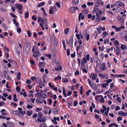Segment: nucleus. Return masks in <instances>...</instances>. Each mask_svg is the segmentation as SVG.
Here are the masks:
<instances>
[{
	"instance_id": "24",
	"label": "nucleus",
	"mask_w": 127,
	"mask_h": 127,
	"mask_svg": "<svg viewBox=\"0 0 127 127\" xmlns=\"http://www.w3.org/2000/svg\"><path fill=\"white\" fill-rule=\"evenodd\" d=\"M36 80L38 84H39L42 82L41 81V79L40 78L38 77H37L36 78Z\"/></svg>"
},
{
	"instance_id": "22",
	"label": "nucleus",
	"mask_w": 127,
	"mask_h": 127,
	"mask_svg": "<svg viewBox=\"0 0 127 127\" xmlns=\"http://www.w3.org/2000/svg\"><path fill=\"white\" fill-rule=\"evenodd\" d=\"M98 4L100 5H103L104 4V2L101 0H99L97 1Z\"/></svg>"
},
{
	"instance_id": "4",
	"label": "nucleus",
	"mask_w": 127,
	"mask_h": 127,
	"mask_svg": "<svg viewBox=\"0 0 127 127\" xmlns=\"http://www.w3.org/2000/svg\"><path fill=\"white\" fill-rule=\"evenodd\" d=\"M117 20L123 23L124 22V18L119 16H117Z\"/></svg>"
},
{
	"instance_id": "38",
	"label": "nucleus",
	"mask_w": 127,
	"mask_h": 127,
	"mask_svg": "<svg viewBox=\"0 0 127 127\" xmlns=\"http://www.w3.org/2000/svg\"><path fill=\"white\" fill-rule=\"evenodd\" d=\"M5 78L8 79V80H10V81H11L12 80V79H11V78L8 75H5Z\"/></svg>"
},
{
	"instance_id": "56",
	"label": "nucleus",
	"mask_w": 127,
	"mask_h": 127,
	"mask_svg": "<svg viewBox=\"0 0 127 127\" xmlns=\"http://www.w3.org/2000/svg\"><path fill=\"white\" fill-rule=\"evenodd\" d=\"M116 32H118V31H120L121 30V28L120 27L116 28L115 29Z\"/></svg>"
},
{
	"instance_id": "20",
	"label": "nucleus",
	"mask_w": 127,
	"mask_h": 127,
	"mask_svg": "<svg viewBox=\"0 0 127 127\" xmlns=\"http://www.w3.org/2000/svg\"><path fill=\"white\" fill-rule=\"evenodd\" d=\"M39 85L38 86L41 89H42L43 87H44L45 86L44 84L42 82L39 84Z\"/></svg>"
},
{
	"instance_id": "6",
	"label": "nucleus",
	"mask_w": 127,
	"mask_h": 127,
	"mask_svg": "<svg viewBox=\"0 0 127 127\" xmlns=\"http://www.w3.org/2000/svg\"><path fill=\"white\" fill-rule=\"evenodd\" d=\"M105 63H103L102 64L100 65V68L103 71L106 70V69L105 68Z\"/></svg>"
},
{
	"instance_id": "37",
	"label": "nucleus",
	"mask_w": 127,
	"mask_h": 127,
	"mask_svg": "<svg viewBox=\"0 0 127 127\" xmlns=\"http://www.w3.org/2000/svg\"><path fill=\"white\" fill-rule=\"evenodd\" d=\"M21 76V75L20 73L19 72H18L17 76V78L19 80H20Z\"/></svg>"
},
{
	"instance_id": "3",
	"label": "nucleus",
	"mask_w": 127,
	"mask_h": 127,
	"mask_svg": "<svg viewBox=\"0 0 127 127\" xmlns=\"http://www.w3.org/2000/svg\"><path fill=\"white\" fill-rule=\"evenodd\" d=\"M114 49L115 50L116 52V54L117 56H118L119 54L120 53L121 50L120 48L118 46H117L115 48H114Z\"/></svg>"
},
{
	"instance_id": "47",
	"label": "nucleus",
	"mask_w": 127,
	"mask_h": 127,
	"mask_svg": "<svg viewBox=\"0 0 127 127\" xmlns=\"http://www.w3.org/2000/svg\"><path fill=\"white\" fill-rule=\"evenodd\" d=\"M126 75L124 74L118 75H117V77H125Z\"/></svg>"
},
{
	"instance_id": "43",
	"label": "nucleus",
	"mask_w": 127,
	"mask_h": 127,
	"mask_svg": "<svg viewBox=\"0 0 127 127\" xmlns=\"http://www.w3.org/2000/svg\"><path fill=\"white\" fill-rule=\"evenodd\" d=\"M29 13L28 12H26L25 14V18L27 19L29 17Z\"/></svg>"
},
{
	"instance_id": "7",
	"label": "nucleus",
	"mask_w": 127,
	"mask_h": 127,
	"mask_svg": "<svg viewBox=\"0 0 127 127\" xmlns=\"http://www.w3.org/2000/svg\"><path fill=\"white\" fill-rule=\"evenodd\" d=\"M119 115L121 116H124L127 115V112L125 113L122 111H120L118 112Z\"/></svg>"
},
{
	"instance_id": "23",
	"label": "nucleus",
	"mask_w": 127,
	"mask_h": 127,
	"mask_svg": "<svg viewBox=\"0 0 127 127\" xmlns=\"http://www.w3.org/2000/svg\"><path fill=\"white\" fill-rule=\"evenodd\" d=\"M40 21H41L44 24L45 23L44 22V21L40 17H39L38 18L37 20V22L38 23Z\"/></svg>"
},
{
	"instance_id": "21",
	"label": "nucleus",
	"mask_w": 127,
	"mask_h": 127,
	"mask_svg": "<svg viewBox=\"0 0 127 127\" xmlns=\"http://www.w3.org/2000/svg\"><path fill=\"white\" fill-rule=\"evenodd\" d=\"M121 49L124 50H126L127 49V47L125 45L123 44H122L121 47Z\"/></svg>"
},
{
	"instance_id": "19",
	"label": "nucleus",
	"mask_w": 127,
	"mask_h": 127,
	"mask_svg": "<svg viewBox=\"0 0 127 127\" xmlns=\"http://www.w3.org/2000/svg\"><path fill=\"white\" fill-rule=\"evenodd\" d=\"M53 111L54 113L55 114H58L59 112L58 109L57 108H55L53 109Z\"/></svg>"
},
{
	"instance_id": "57",
	"label": "nucleus",
	"mask_w": 127,
	"mask_h": 127,
	"mask_svg": "<svg viewBox=\"0 0 127 127\" xmlns=\"http://www.w3.org/2000/svg\"><path fill=\"white\" fill-rule=\"evenodd\" d=\"M122 120V118L121 117H119L117 119V120L118 121H121Z\"/></svg>"
},
{
	"instance_id": "42",
	"label": "nucleus",
	"mask_w": 127,
	"mask_h": 127,
	"mask_svg": "<svg viewBox=\"0 0 127 127\" xmlns=\"http://www.w3.org/2000/svg\"><path fill=\"white\" fill-rule=\"evenodd\" d=\"M51 97H53V99L54 100H56L57 97V96L56 94L52 95Z\"/></svg>"
},
{
	"instance_id": "28",
	"label": "nucleus",
	"mask_w": 127,
	"mask_h": 127,
	"mask_svg": "<svg viewBox=\"0 0 127 127\" xmlns=\"http://www.w3.org/2000/svg\"><path fill=\"white\" fill-rule=\"evenodd\" d=\"M85 34H86V40L87 41H88L89 39L90 35L89 34L87 33H85Z\"/></svg>"
},
{
	"instance_id": "32",
	"label": "nucleus",
	"mask_w": 127,
	"mask_h": 127,
	"mask_svg": "<svg viewBox=\"0 0 127 127\" xmlns=\"http://www.w3.org/2000/svg\"><path fill=\"white\" fill-rule=\"evenodd\" d=\"M8 61L10 63H13L14 64H17L14 61L12 60H11L10 59H8Z\"/></svg>"
},
{
	"instance_id": "39",
	"label": "nucleus",
	"mask_w": 127,
	"mask_h": 127,
	"mask_svg": "<svg viewBox=\"0 0 127 127\" xmlns=\"http://www.w3.org/2000/svg\"><path fill=\"white\" fill-rule=\"evenodd\" d=\"M56 5L57 6V7L60 8L61 7V4L59 2H57L56 3Z\"/></svg>"
},
{
	"instance_id": "63",
	"label": "nucleus",
	"mask_w": 127,
	"mask_h": 127,
	"mask_svg": "<svg viewBox=\"0 0 127 127\" xmlns=\"http://www.w3.org/2000/svg\"><path fill=\"white\" fill-rule=\"evenodd\" d=\"M76 36L78 40H79L80 39V35L79 34H76Z\"/></svg>"
},
{
	"instance_id": "54",
	"label": "nucleus",
	"mask_w": 127,
	"mask_h": 127,
	"mask_svg": "<svg viewBox=\"0 0 127 127\" xmlns=\"http://www.w3.org/2000/svg\"><path fill=\"white\" fill-rule=\"evenodd\" d=\"M83 87H82L81 86L80 87V93L81 95H82L83 94Z\"/></svg>"
},
{
	"instance_id": "51",
	"label": "nucleus",
	"mask_w": 127,
	"mask_h": 127,
	"mask_svg": "<svg viewBox=\"0 0 127 127\" xmlns=\"http://www.w3.org/2000/svg\"><path fill=\"white\" fill-rule=\"evenodd\" d=\"M67 55L68 56L70 54V50L69 49H68L67 50Z\"/></svg>"
},
{
	"instance_id": "61",
	"label": "nucleus",
	"mask_w": 127,
	"mask_h": 127,
	"mask_svg": "<svg viewBox=\"0 0 127 127\" xmlns=\"http://www.w3.org/2000/svg\"><path fill=\"white\" fill-rule=\"evenodd\" d=\"M98 59L97 57H96L95 58L94 61L95 62L97 63L98 62Z\"/></svg>"
},
{
	"instance_id": "10",
	"label": "nucleus",
	"mask_w": 127,
	"mask_h": 127,
	"mask_svg": "<svg viewBox=\"0 0 127 127\" xmlns=\"http://www.w3.org/2000/svg\"><path fill=\"white\" fill-rule=\"evenodd\" d=\"M90 86L93 89L95 90H97V86L95 83H93L92 84L90 85Z\"/></svg>"
},
{
	"instance_id": "26",
	"label": "nucleus",
	"mask_w": 127,
	"mask_h": 127,
	"mask_svg": "<svg viewBox=\"0 0 127 127\" xmlns=\"http://www.w3.org/2000/svg\"><path fill=\"white\" fill-rule=\"evenodd\" d=\"M17 8L20 10H22V5L20 4H18L17 5Z\"/></svg>"
},
{
	"instance_id": "18",
	"label": "nucleus",
	"mask_w": 127,
	"mask_h": 127,
	"mask_svg": "<svg viewBox=\"0 0 127 127\" xmlns=\"http://www.w3.org/2000/svg\"><path fill=\"white\" fill-rule=\"evenodd\" d=\"M7 125L8 127H13L14 126L13 123L10 122H9L7 123Z\"/></svg>"
},
{
	"instance_id": "14",
	"label": "nucleus",
	"mask_w": 127,
	"mask_h": 127,
	"mask_svg": "<svg viewBox=\"0 0 127 127\" xmlns=\"http://www.w3.org/2000/svg\"><path fill=\"white\" fill-rule=\"evenodd\" d=\"M78 8L77 7H72L71 8V10L72 13H74L76 10L78 9Z\"/></svg>"
},
{
	"instance_id": "52",
	"label": "nucleus",
	"mask_w": 127,
	"mask_h": 127,
	"mask_svg": "<svg viewBox=\"0 0 127 127\" xmlns=\"http://www.w3.org/2000/svg\"><path fill=\"white\" fill-rule=\"evenodd\" d=\"M114 44L116 45H118L119 44V42L117 40H115L114 42Z\"/></svg>"
},
{
	"instance_id": "45",
	"label": "nucleus",
	"mask_w": 127,
	"mask_h": 127,
	"mask_svg": "<svg viewBox=\"0 0 127 127\" xmlns=\"http://www.w3.org/2000/svg\"><path fill=\"white\" fill-rule=\"evenodd\" d=\"M27 33L28 36L29 37H31V33L30 31L28 30L27 32Z\"/></svg>"
},
{
	"instance_id": "2",
	"label": "nucleus",
	"mask_w": 127,
	"mask_h": 127,
	"mask_svg": "<svg viewBox=\"0 0 127 127\" xmlns=\"http://www.w3.org/2000/svg\"><path fill=\"white\" fill-rule=\"evenodd\" d=\"M115 5L116 6H125V4L122 2L117 1L116 2Z\"/></svg>"
},
{
	"instance_id": "36",
	"label": "nucleus",
	"mask_w": 127,
	"mask_h": 127,
	"mask_svg": "<svg viewBox=\"0 0 127 127\" xmlns=\"http://www.w3.org/2000/svg\"><path fill=\"white\" fill-rule=\"evenodd\" d=\"M62 81L64 83H67L68 81V79L66 78H63Z\"/></svg>"
},
{
	"instance_id": "50",
	"label": "nucleus",
	"mask_w": 127,
	"mask_h": 127,
	"mask_svg": "<svg viewBox=\"0 0 127 127\" xmlns=\"http://www.w3.org/2000/svg\"><path fill=\"white\" fill-rule=\"evenodd\" d=\"M107 86H108L107 83H104L102 85V86L103 88H105Z\"/></svg>"
},
{
	"instance_id": "48",
	"label": "nucleus",
	"mask_w": 127,
	"mask_h": 127,
	"mask_svg": "<svg viewBox=\"0 0 127 127\" xmlns=\"http://www.w3.org/2000/svg\"><path fill=\"white\" fill-rule=\"evenodd\" d=\"M94 2H89L87 3V5H88L91 6L93 5L94 4Z\"/></svg>"
},
{
	"instance_id": "16",
	"label": "nucleus",
	"mask_w": 127,
	"mask_h": 127,
	"mask_svg": "<svg viewBox=\"0 0 127 127\" xmlns=\"http://www.w3.org/2000/svg\"><path fill=\"white\" fill-rule=\"evenodd\" d=\"M39 52V51H36L33 54V56L35 58L38 56Z\"/></svg>"
},
{
	"instance_id": "15",
	"label": "nucleus",
	"mask_w": 127,
	"mask_h": 127,
	"mask_svg": "<svg viewBox=\"0 0 127 127\" xmlns=\"http://www.w3.org/2000/svg\"><path fill=\"white\" fill-rule=\"evenodd\" d=\"M42 99V98H37L36 100V102L37 103H41L43 102V101H41V100Z\"/></svg>"
},
{
	"instance_id": "5",
	"label": "nucleus",
	"mask_w": 127,
	"mask_h": 127,
	"mask_svg": "<svg viewBox=\"0 0 127 127\" xmlns=\"http://www.w3.org/2000/svg\"><path fill=\"white\" fill-rule=\"evenodd\" d=\"M37 121L40 123H43L45 122L46 120L42 117H38L37 119Z\"/></svg>"
},
{
	"instance_id": "30",
	"label": "nucleus",
	"mask_w": 127,
	"mask_h": 127,
	"mask_svg": "<svg viewBox=\"0 0 127 127\" xmlns=\"http://www.w3.org/2000/svg\"><path fill=\"white\" fill-rule=\"evenodd\" d=\"M69 29L68 28H66L64 31V33L66 34H67L69 31Z\"/></svg>"
},
{
	"instance_id": "27",
	"label": "nucleus",
	"mask_w": 127,
	"mask_h": 127,
	"mask_svg": "<svg viewBox=\"0 0 127 127\" xmlns=\"http://www.w3.org/2000/svg\"><path fill=\"white\" fill-rule=\"evenodd\" d=\"M62 67L61 66H60L59 68L55 67V69L56 71H58L60 70H62Z\"/></svg>"
},
{
	"instance_id": "34",
	"label": "nucleus",
	"mask_w": 127,
	"mask_h": 127,
	"mask_svg": "<svg viewBox=\"0 0 127 127\" xmlns=\"http://www.w3.org/2000/svg\"><path fill=\"white\" fill-rule=\"evenodd\" d=\"M53 7H51L50 9L49 10V13L50 14H52L53 13Z\"/></svg>"
},
{
	"instance_id": "33",
	"label": "nucleus",
	"mask_w": 127,
	"mask_h": 127,
	"mask_svg": "<svg viewBox=\"0 0 127 127\" xmlns=\"http://www.w3.org/2000/svg\"><path fill=\"white\" fill-rule=\"evenodd\" d=\"M101 29L102 27H99L97 28V31L99 34H100L101 32Z\"/></svg>"
},
{
	"instance_id": "64",
	"label": "nucleus",
	"mask_w": 127,
	"mask_h": 127,
	"mask_svg": "<svg viewBox=\"0 0 127 127\" xmlns=\"http://www.w3.org/2000/svg\"><path fill=\"white\" fill-rule=\"evenodd\" d=\"M78 104V102L77 101H74V103L73 104L74 106H77Z\"/></svg>"
},
{
	"instance_id": "40",
	"label": "nucleus",
	"mask_w": 127,
	"mask_h": 127,
	"mask_svg": "<svg viewBox=\"0 0 127 127\" xmlns=\"http://www.w3.org/2000/svg\"><path fill=\"white\" fill-rule=\"evenodd\" d=\"M39 127H46V125L45 124L42 123L40 125Z\"/></svg>"
},
{
	"instance_id": "35",
	"label": "nucleus",
	"mask_w": 127,
	"mask_h": 127,
	"mask_svg": "<svg viewBox=\"0 0 127 127\" xmlns=\"http://www.w3.org/2000/svg\"><path fill=\"white\" fill-rule=\"evenodd\" d=\"M33 106V104H32L31 105L28 104L27 106V108L29 109H31L32 108Z\"/></svg>"
},
{
	"instance_id": "13",
	"label": "nucleus",
	"mask_w": 127,
	"mask_h": 127,
	"mask_svg": "<svg viewBox=\"0 0 127 127\" xmlns=\"http://www.w3.org/2000/svg\"><path fill=\"white\" fill-rule=\"evenodd\" d=\"M12 113L13 115L20 116V113L17 110L13 111L12 112Z\"/></svg>"
},
{
	"instance_id": "17",
	"label": "nucleus",
	"mask_w": 127,
	"mask_h": 127,
	"mask_svg": "<svg viewBox=\"0 0 127 127\" xmlns=\"http://www.w3.org/2000/svg\"><path fill=\"white\" fill-rule=\"evenodd\" d=\"M79 3V0H73L72 1L73 4L75 5H77Z\"/></svg>"
},
{
	"instance_id": "1",
	"label": "nucleus",
	"mask_w": 127,
	"mask_h": 127,
	"mask_svg": "<svg viewBox=\"0 0 127 127\" xmlns=\"http://www.w3.org/2000/svg\"><path fill=\"white\" fill-rule=\"evenodd\" d=\"M30 49V46L27 44L26 46L24 47V49H23V51L25 53H28L29 52Z\"/></svg>"
},
{
	"instance_id": "59",
	"label": "nucleus",
	"mask_w": 127,
	"mask_h": 127,
	"mask_svg": "<svg viewBox=\"0 0 127 127\" xmlns=\"http://www.w3.org/2000/svg\"><path fill=\"white\" fill-rule=\"evenodd\" d=\"M91 92V90L90 89H89V90L87 91L86 92V94L87 96H88L89 95V94Z\"/></svg>"
},
{
	"instance_id": "44",
	"label": "nucleus",
	"mask_w": 127,
	"mask_h": 127,
	"mask_svg": "<svg viewBox=\"0 0 127 127\" xmlns=\"http://www.w3.org/2000/svg\"><path fill=\"white\" fill-rule=\"evenodd\" d=\"M98 11V9L96 7H95L93 11V12L94 13H95L97 12Z\"/></svg>"
},
{
	"instance_id": "8",
	"label": "nucleus",
	"mask_w": 127,
	"mask_h": 127,
	"mask_svg": "<svg viewBox=\"0 0 127 127\" xmlns=\"http://www.w3.org/2000/svg\"><path fill=\"white\" fill-rule=\"evenodd\" d=\"M18 112L19 113L21 114L22 115H23L24 114H26V112L25 111H23L22 109L20 107H19L18 108Z\"/></svg>"
},
{
	"instance_id": "46",
	"label": "nucleus",
	"mask_w": 127,
	"mask_h": 127,
	"mask_svg": "<svg viewBox=\"0 0 127 127\" xmlns=\"http://www.w3.org/2000/svg\"><path fill=\"white\" fill-rule=\"evenodd\" d=\"M43 110V109L42 108H37L36 109V111L37 112H38L39 111H42Z\"/></svg>"
},
{
	"instance_id": "53",
	"label": "nucleus",
	"mask_w": 127,
	"mask_h": 127,
	"mask_svg": "<svg viewBox=\"0 0 127 127\" xmlns=\"http://www.w3.org/2000/svg\"><path fill=\"white\" fill-rule=\"evenodd\" d=\"M109 41V39L108 38H106L104 40V44H106Z\"/></svg>"
},
{
	"instance_id": "11",
	"label": "nucleus",
	"mask_w": 127,
	"mask_h": 127,
	"mask_svg": "<svg viewBox=\"0 0 127 127\" xmlns=\"http://www.w3.org/2000/svg\"><path fill=\"white\" fill-rule=\"evenodd\" d=\"M96 22H98L100 20L101 18V16L99 14L97 13H96Z\"/></svg>"
},
{
	"instance_id": "60",
	"label": "nucleus",
	"mask_w": 127,
	"mask_h": 127,
	"mask_svg": "<svg viewBox=\"0 0 127 127\" xmlns=\"http://www.w3.org/2000/svg\"><path fill=\"white\" fill-rule=\"evenodd\" d=\"M101 98L100 100V101L101 102H104V99L103 98V96H102V97H101Z\"/></svg>"
},
{
	"instance_id": "12",
	"label": "nucleus",
	"mask_w": 127,
	"mask_h": 127,
	"mask_svg": "<svg viewBox=\"0 0 127 127\" xmlns=\"http://www.w3.org/2000/svg\"><path fill=\"white\" fill-rule=\"evenodd\" d=\"M97 77L96 75L94 74H92L90 75V78L94 81L95 80Z\"/></svg>"
},
{
	"instance_id": "31",
	"label": "nucleus",
	"mask_w": 127,
	"mask_h": 127,
	"mask_svg": "<svg viewBox=\"0 0 127 127\" xmlns=\"http://www.w3.org/2000/svg\"><path fill=\"white\" fill-rule=\"evenodd\" d=\"M32 111H27V113L28 115L30 116L32 114Z\"/></svg>"
},
{
	"instance_id": "58",
	"label": "nucleus",
	"mask_w": 127,
	"mask_h": 127,
	"mask_svg": "<svg viewBox=\"0 0 127 127\" xmlns=\"http://www.w3.org/2000/svg\"><path fill=\"white\" fill-rule=\"evenodd\" d=\"M16 89L17 91L18 92H20V87L18 86H17V87L16 88Z\"/></svg>"
},
{
	"instance_id": "49",
	"label": "nucleus",
	"mask_w": 127,
	"mask_h": 127,
	"mask_svg": "<svg viewBox=\"0 0 127 127\" xmlns=\"http://www.w3.org/2000/svg\"><path fill=\"white\" fill-rule=\"evenodd\" d=\"M112 79H109L107 80L106 81V82L107 83H109L111 82H112Z\"/></svg>"
},
{
	"instance_id": "29",
	"label": "nucleus",
	"mask_w": 127,
	"mask_h": 127,
	"mask_svg": "<svg viewBox=\"0 0 127 127\" xmlns=\"http://www.w3.org/2000/svg\"><path fill=\"white\" fill-rule=\"evenodd\" d=\"M100 77H101L103 79L105 78V77L107 76V74H105L104 75H103L102 74H100L99 75Z\"/></svg>"
},
{
	"instance_id": "9",
	"label": "nucleus",
	"mask_w": 127,
	"mask_h": 127,
	"mask_svg": "<svg viewBox=\"0 0 127 127\" xmlns=\"http://www.w3.org/2000/svg\"><path fill=\"white\" fill-rule=\"evenodd\" d=\"M73 37H70L69 42H68V40H67V43L69 44V45L72 46L73 44Z\"/></svg>"
},
{
	"instance_id": "25",
	"label": "nucleus",
	"mask_w": 127,
	"mask_h": 127,
	"mask_svg": "<svg viewBox=\"0 0 127 127\" xmlns=\"http://www.w3.org/2000/svg\"><path fill=\"white\" fill-rule=\"evenodd\" d=\"M45 2H42L40 3H39L38 5H37V7H40L41 6L44 5H45Z\"/></svg>"
},
{
	"instance_id": "41",
	"label": "nucleus",
	"mask_w": 127,
	"mask_h": 127,
	"mask_svg": "<svg viewBox=\"0 0 127 127\" xmlns=\"http://www.w3.org/2000/svg\"><path fill=\"white\" fill-rule=\"evenodd\" d=\"M101 97H102V95H97L95 97V99L96 100H97L99 98Z\"/></svg>"
},
{
	"instance_id": "62",
	"label": "nucleus",
	"mask_w": 127,
	"mask_h": 127,
	"mask_svg": "<svg viewBox=\"0 0 127 127\" xmlns=\"http://www.w3.org/2000/svg\"><path fill=\"white\" fill-rule=\"evenodd\" d=\"M46 56L48 57L49 58V59H51V54H46Z\"/></svg>"
},
{
	"instance_id": "55",
	"label": "nucleus",
	"mask_w": 127,
	"mask_h": 127,
	"mask_svg": "<svg viewBox=\"0 0 127 127\" xmlns=\"http://www.w3.org/2000/svg\"><path fill=\"white\" fill-rule=\"evenodd\" d=\"M17 31L18 33H20L21 32V29L20 28L18 27L17 29Z\"/></svg>"
}]
</instances>
